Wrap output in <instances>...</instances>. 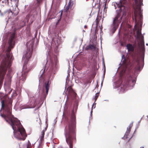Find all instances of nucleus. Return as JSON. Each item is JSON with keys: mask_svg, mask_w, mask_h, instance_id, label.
Here are the masks:
<instances>
[{"mask_svg": "<svg viewBox=\"0 0 148 148\" xmlns=\"http://www.w3.org/2000/svg\"><path fill=\"white\" fill-rule=\"evenodd\" d=\"M77 105H76V107L75 108V110H77Z\"/></svg>", "mask_w": 148, "mask_h": 148, "instance_id": "72a5a7b5", "label": "nucleus"}, {"mask_svg": "<svg viewBox=\"0 0 148 148\" xmlns=\"http://www.w3.org/2000/svg\"><path fill=\"white\" fill-rule=\"evenodd\" d=\"M47 127H46L44 130H43L42 131H44V132H45L47 130Z\"/></svg>", "mask_w": 148, "mask_h": 148, "instance_id": "7c9ffc66", "label": "nucleus"}, {"mask_svg": "<svg viewBox=\"0 0 148 148\" xmlns=\"http://www.w3.org/2000/svg\"><path fill=\"white\" fill-rule=\"evenodd\" d=\"M45 134V132H44V131H42L41 133V135L43 136H44Z\"/></svg>", "mask_w": 148, "mask_h": 148, "instance_id": "bb28decb", "label": "nucleus"}, {"mask_svg": "<svg viewBox=\"0 0 148 148\" xmlns=\"http://www.w3.org/2000/svg\"><path fill=\"white\" fill-rule=\"evenodd\" d=\"M46 55L47 59H49L50 61L49 70L52 73L54 74L58 64L57 58L56 54H54L52 51L51 47L50 46L48 47Z\"/></svg>", "mask_w": 148, "mask_h": 148, "instance_id": "0eeeda50", "label": "nucleus"}, {"mask_svg": "<svg viewBox=\"0 0 148 148\" xmlns=\"http://www.w3.org/2000/svg\"><path fill=\"white\" fill-rule=\"evenodd\" d=\"M146 45L147 46L148 45V44L147 43V44H146Z\"/></svg>", "mask_w": 148, "mask_h": 148, "instance_id": "a19ab883", "label": "nucleus"}, {"mask_svg": "<svg viewBox=\"0 0 148 148\" xmlns=\"http://www.w3.org/2000/svg\"><path fill=\"white\" fill-rule=\"evenodd\" d=\"M48 46V45H46V47H47V46Z\"/></svg>", "mask_w": 148, "mask_h": 148, "instance_id": "ea45409f", "label": "nucleus"}, {"mask_svg": "<svg viewBox=\"0 0 148 148\" xmlns=\"http://www.w3.org/2000/svg\"><path fill=\"white\" fill-rule=\"evenodd\" d=\"M50 84L51 82L49 81H48L45 83L42 89V92L43 94L44 95L45 98L46 96L48 93V91L49 89V85Z\"/></svg>", "mask_w": 148, "mask_h": 148, "instance_id": "f8f14e48", "label": "nucleus"}, {"mask_svg": "<svg viewBox=\"0 0 148 148\" xmlns=\"http://www.w3.org/2000/svg\"><path fill=\"white\" fill-rule=\"evenodd\" d=\"M143 0H134L136 7L134 8V16H133L132 18L135 21V25H139L141 22L143 17L140 6L143 5Z\"/></svg>", "mask_w": 148, "mask_h": 148, "instance_id": "6e6552de", "label": "nucleus"}, {"mask_svg": "<svg viewBox=\"0 0 148 148\" xmlns=\"http://www.w3.org/2000/svg\"><path fill=\"white\" fill-rule=\"evenodd\" d=\"M133 122H132L131 123L130 125H129V127L127 128V131L126 132V133L125 134L124 137H125V138H128L127 136L129 134L130 131V128L132 126Z\"/></svg>", "mask_w": 148, "mask_h": 148, "instance_id": "dca6fc26", "label": "nucleus"}, {"mask_svg": "<svg viewBox=\"0 0 148 148\" xmlns=\"http://www.w3.org/2000/svg\"><path fill=\"white\" fill-rule=\"evenodd\" d=\"M60 43L61 42L59 40H56L54 39L52 40L51 45L55 48V50L56 52H58V51H57V49L58 48Z\"/></svg>", "mask_w": 148, "mask_h": 148, "instance_id": "4468645a", "label": "nucleus"}, {"mask_svg": "<svg viewBox=\"0 0 148 148\" xmlns=\"http://www.w3.org/2000/svg\"><path fill=\"white\" fill-rule=\"evenodd\" d=\"M56 119H55L54 120V123H53L54 125H55L56 124Z\"/></svg>", "mask_w": 148, "mask_h": 148, "instance_id": "c85d7f7f", "label": "nucleus"}, {"mask_svg": "<svg viewBox=\"0 0 148 148\" xmlns=\"http://www.w3.org/2000/svg\"><path fill=\"white\" fill-rule=\"evenodd\" d=\"M11 80L9 79L8 81H6L4 83V89L8 94H9L12 91V89L10 88Z\"/></svg>", "mask_w": 148, "mask_h": 148, "instance_id": "ddd939ff", "label": "nucleus"}, {"mask_svg": "<svg viewBox=\"0 0 148 148\" xmlns=\"http://www.w3.org/2000/svg\"><path fill=\"white\" fill-rule=\"evenodd\" d=\"M103 63L104 66V67H105V64H104V61H103Z\"/></svg>", "mask_w": 148, "mask_h": 148, "instance_id": "473e14b6", "label": "nucleus"}, {"mask_svg": "<svg viewBox=\"0 0 148 148\" xmlns=\"http://www.w3.org/2000/svg\"><path fill=\"white\" fill-rule=\"evenodd\" d=\"M123 60V59H122ZM122 65L118 68L121 69L120 72V77L113 84L114 88H119L121 92H124L127 88H132L135 85L137 77L139 72L132 70V65L128 60L123 59Z\"/></svg>", "mask_w": 148, "mask_h": 148, "instance_id": "f257e3e1", "label": "nucleus"}, {"mask_svg": "<svg viewBox=\"0 0 148 148\" xmlns=\"http://www.w3.org/2000/svg\"><path fill=\"white\" fill-rule=\"evenodd\" d=\"M99 95V93H97L95 95V102L97 100V99Z\"/></svg>", "mask_w": 148, "mask_h": 148, "instance_id": "4be33fe9", "label": "nucleus"}, {"mask_svg": "<svg viewBox=\"0 0 148 148\" xmlns=\"http://www.w3.org/2000/svg\"><path fill=\"white\" fill-rule=\"evenodd\" d=\"M96 104V103H95V102L93 103V105H92V109H91V112H90V116H92V108H93V107L94 106V105H95ZM95 106L94 107V108H95Z\"/></svg>", "mask_w": 148, "mask_h": 148, "instance_id": "5701e85b", "label": "nucleus"}, {"mask_svg": "<svg viewBox=\"0 0 148 148\" xmlns=\"http://www.w3.org/2000/svg\"><path fill=\"white\" fill-rule=\"evenodd\" d=\"M42 76H41L40 77V80H39V81H40V80H41V82L42 81Z\"/></svg>", "mask_w": 148, "mask_h": 148, "instance_id": "2f4dec72", "label": "nucleus"}, {"mask_svg": "<svg viewBox=\"0 0 148 148\" xmlns=\"http://www.w3.org/2000/svg\"><path fill=\"white\" fill-rule=\"evenodd\" d=\"M84 27L85 28H86L87 27V26L86 25H85Z\"/></svg>", "mask_w": 148, "mask_h": 148, "instance_id": "c9c22d12", "label": "nucleus"}, {"mask_svg": "<svg viewBox=\"0 0 148 148\" xmlns=\"http://www.w3.org/2000/svg\"><path fill=\"white\" fill-rule=\"evenodd\" d=\"M4 1H2V3H4Z\"/></svg>", "mask_w": 148, "mask_h": 148, "instance_id": "58836bf2", "label": "nucleus"}, {"mask_svg": "<svg viewBox=\"0 0 148 148\" xmlns=\"http://www.w3.org/2000/svg\"><path fill=\"white\" fill-rule=\"evenodd\" d=\"M140 148H144V147H141Z\"/></svg>", "mask_w": 148, "mask_h": 148, "instance_id": "e433bc0d", "label": "nucleus"}, {"mask_svg": "<svg viewBox=\"0 0 148 148\" xmlns=\"http://www.w3.org/2000/svg\"><path fill=\"white\" fill-rule=\"evenodd\" d=\"M13 2L14 3H15V5H14V6H18V2L19 1L18 0H13Z\"/></svg>", "mask_w": 148, "mask_h": 148, "instance_id": "aec40b11", "label": "nucleus"}, {"mask_svg": "<svg viewBox=\"0 0 148 148\" xmlns=\"http://www.w3.org/2000/svg\"><path fill=\"white\" fill-rule=\"evenodd\" d=\"M35 107V106L33 107H30L27 106H24L21 107V109H26V108H33Z\"/></svg>", "mask_w": 148, "mask_h": 148, "instance_id": "6ab92c4d", "label": "nucleus"}, {"mask_svg": "<svg viewBox=\"0 0 148 148\" xmlns=\"http://www.w3.org/2000/svg\"><path fill=\"white\" fill-rule=\"evenodd\" d=\"M71 8L67 6L65 8V10L66 11H67L69 9Z\"/></svg>", "mask_w": 148, "mask_h": 148, "instance_id": "b1692460", "label": "nucleus"}, {"mask_svg": "<svg viewBox=\"0 0 148 148\" xmlns=\"http://www.w3.org/2000/svg\"><path fill=\"white\" fill-rule=\"evenodd\" d=\"M73 2L70 1L68 3L67 6L69 7L72 8L73 5Z\"/></svg>", "mask_w": 148, "mask_h": 148, "instance_id": "412c9836", "label": "nucleus"}, {"mask_svg": "<svg viewBox=\"0 0 148 148\" xmlns=\"http://www.w3.org/2000/svg\"><path fill=\"white\" fill-rule=\"evenodd\" d=\"M1 103L2 109L4 110L3 114H1V116L12 127L14 137L19 140H24L27 136L25 130L21 125L20 121L14 117L12 114V100L6 96L1 99Z\"/></svg>", "mask_w": 148, "mask_h": 148, "instance_id": "f03ea898", "label": "nucleus"}, {"mask_svg": "<svg viewBox=\"0 0 148 148\" xmlns=\"http://www.w3.org/2000/svg\"><path fill=\"white\" fill-rule=\"evenodd\" d=\"M44 136H42L41 135V136L40 137V140L41 141H42L43 139Z\"/></svg>", "mask_w": 148, "mask_h": 148, "instance_id": "393cba45", "label": "nucleus"}, {"mask_svg": "<svg viewBox=\"0 0 148 148\" xmlns=\"http://www.w3.org/2000/svg\"><path fill=\"white\" fill-rule=\"evenodd\" d=\"M38 148H42V147L41 146H40L38 147Z\"/></svg>", "mask_w": 148, "mask_h": 148, "instance_id": "f704fd0d", "label": "nucleus"}, {"mask_svg": "<svg viewBox=\"0 0 148 148\" xmlns=\"http://www.w3.org/2000/svg\"><path fill=\"white\" fill-rule=\"evenodd\" d=\"M15 33L13 32L10 35L8 44L6 45H3L2 48L5 53L0 56V84L3 83V80L7 69L11 64L12 55L10 52L11 49L15 45Z\"/></svg>", "mask_w": 148, "mask_h": 148, "instance_id": "7ed1b4c3", "label": "nucleus"}, {"mask_svg": "<svg viewBox=\"0 0 148 148\" xmlns=\"http://www.w3.org/2000/svg\"><path fill=\"white\" fill-rule=\"evenodd\" d=\"M26 76V75L25 73H22L21 76L20 77V79L22 81H24L25 79Z\"/></svg>", "mask_w": 148, "mask_h": 148, "instance_id": "a211bd4d", "label": "nucleus"}, {"mask_svg": "<svg viewBox=\"0 0 148 148\" xmlns=\"http://www.w3.org/2000/svg\"><path fill=\"white\" fill-rule=\"evenodd\" d=\"M130 0H120L119 2H114L112 3V5L116 9L117 7L119 8V11L113 19L112 29L114 33L118 28L119 24L121 22L123 17L125 16L126 13H128L130 9Z\"/></svg>", "mask_w": 148, "mask_h": 148, "instance_id": "20e7f679", "label": "nucleus"}, {"mask_svg": "<svg viewBox=\"0 0 148 148\" xmlns=\"http://www.w3.org/2000/svg\"><path fill=\"white\" fill-rule=\"evenodd\" d=\"M138 47V42L134 45L130 44H128L127 45V48L128 51L133 52L136 55L133 58L134 61L136 62L135 64L136 65L134 70L138 72L142 70L144 65L145 48L144 47L143 53L142 51L139 49Z\"/></svg>", "mask_w": 148, "mask_h": 148, "instance_id": "39448f33", "label": "nucleus"}, {"mask_svg": "<svg viewBox=\"0 0 148 148\" xmlns=\"http://www.w3.org/2000/svg\"><path fill=\"white\" fill-rule=\"evenodd\" d=\"M95 49V46L93 45L90 44L86 45L84 47V49L86 50H94Z\"/></svg>", "mask_w": 148, "mask_h": 148, "instance_id": "2eb2a0df", "label": "nucleus"}, {"mask_svg": "<svg viewBox=\"0 0 148 148\" xmlns=\"http://www.w3.org/2000/svg\"><path fill=\"white\" fill-rule=\"evenodd\" d=\"M105 9L104 8V11H105Z\"/></svg>", "mask_w": 148, "mask_h": 148, "instance_id": "79ce46f5", "label": "nucleus"}, {"mask_svg": "<svg viewBox=\"0 0 148 148\" xmlns=\"http://www.w3.org/2000/svg\"><path fill=\"white\" fill-rule=\"evenodd\" d=\"M38 3H40L42 0H36Z\"/></svg>", "mask_w": 148, "mask_h": 148, "instance_id": "c756f323", "label": "nucleus"}, {"mask_svg": "<svg viewBox=\"0 0 148 148\" xmlns=\"http://www.w3.org/2000/svg\"><path fill=\"white\" fill-rule=\"evenodd\" d=\"M15 7L14 9H13L12 11L10 9H9L5 11L3 15L5 17H8V19L10 18L13 15L14 16H16L18 14V9L17 7L14 6ZM0 14L2 16L3 14L1 12V11L0 10Z\"/></svg>", "mask_w": 148, "mask_h": 148, "instance_id": "9b49d317", "label": "nucleus"}, {"mask_svg": "<svg viewBox=\"0 0 148 148\" xmlns=\"http://www.w3.org/2000/svg\"><path fill=\"white\" fill-rule=\"evenodd\" d=\"M105 70H104V73L103 74V79L102 80V82H101V86H102V84H103V78H104V75H105Z\"/></svg>", "mask_w": 148, "mask_h": 148, "instance_id": "a878e982", "label": "nucleus"}, {"mask_svg": "<svg viewBox=\"0 0 148 148\" xmlns=\"http://www.w3.org/2000/svg\"><path fill=\"white\" fill-rule=\"evenodd\" d=\"M137 38L138 40V48L139 49L142 51L143 53H144V42L143 40V36L142 35L141 30L138 29L136 32Z\"/></svg>", "mask_w": 148, "mask_h": 148, "instance_id": "9d476101", "label": "nucleus"}, {"mask_svg": "<svg viewBox=\"0 0 148 148\" xmlns=\"http://www.w3.org/2000/svg\"><path fill=\"white\" fill-rule=\"evenodd\" d=\"M147 118H148V116H147Z\"/></svg>", "mask_w": 148, "mask_h": 148, "instance_id": "37998d69", "label": "nucleus"}, {"mask_svg": "<svg viewBox=\"0 0 148 148\" xmlns=\"http://www.w3.org/2000/svg\"><path fill=\"white\" fill-rule=\"evenodd\" d=\"M34 43L33 40H31L28 42L26 44V46L27 47V51L26 53L23 57L22 60L24 62V64L23 66V69L25 70L26 68V64L28 62L29 59L31 57L32 55V52L30 51V49H32Z\"/></svg>", "mask_w": 148, "mask_h": 148, "instance_id": "1a4fd4ad", "label": "nucleus"}, {"mask_svg": "<svg viewBox=\"0 0 148 148\" xmlns=\"http://www.w3.org/2000/svg\"><path fill=\"white\" fill-rule=\"evenodd\" d=\"M27 148H31V146L29 145H27Z\"/></svg>", "mask_w": 148, "mask_h": 148, "instance_id": "cd10ccee", "label": "nucleus"}, {"mask_svg": "<svg viewBox=\"0 0 148 148\" xmlns=\"http://www.w3.org/2000/svg\"><path fill=\"white\" fill-rule=\"evenodd\" d=\"M105 101H108V100H105Z\"/></svg>", "mask_w": 148, "mask_h": 148, "instance_id": "4c0bfd02", "label": "nucleus"}, {"mask_svg": "<svg viewBox=\"0 0 148 148\" xmlns=\"http://www.w3.org/2000/svg\"><path fill=\"white\" fill-rule=\"evenodd\" d=\"M72 110L71 121H68L64 129V134L66 143L69 145L70 148H73V140L75 137V132L76 125V118Z\"/></svg>", "mask_w": 148, "mask_h": 148, "instance_id": "423d86ee", "label": "nucleus"}, {"mask_svg": "<svg viewBox=\"0 0 148 148\" xmlns=\"http://www.w3.org/2000/svg\"><path fill=\"white\" fill-rule=\"evenodd\" d=\"M5 3H7L9 6H12L13 7V0H5Z\"/></svg>", "mask_w": 148, "mask_h": 148, "instance_id": "f3484780", "label": "nucleus"}]
</instances>
